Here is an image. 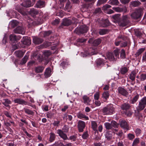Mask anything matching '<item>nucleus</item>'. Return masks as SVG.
<instances>
[{
	"label": "nucleus",
	"instance_id": "obj_1",
	"mask_svg": "<svg viewBox=\"0 0 146 146\" xmlns=\"http://www.w3.org/2000/svg\"><path fill=\"white\" fill-rule=\"evenodd\" d=\"M102 111L104 115H111L113 113L114 108L113 107V105L110 104L104 108L102 110Z\"/></svg>",
	"mask_w": 146,
	"mask_h": 146
},
{
	"label": "nucleus",
	"instance_id": "obj_2",
	"mask_svg": "<svg viewBox=\"0 0 146 146\" xmlns=\"http://www.w3.org/2000/svg\"><path fill=\"white\" fill-rule=\"evenodd\" d=\"M143 14V9L141 8L136 10L133 13L130 15V16L132 18L137 19L140 18Z\"/></svg>",
	"mask_w": 146,
	"mask_h": 146
},
{
	"label": "nucleus",
	"instance_id": "obj_3",
	"mask_svg": "<svg viewBox=\"0 0 146 146\" xmlns=\"http://www.w3.org/2000/svg\"><path fill=\"white\" fill-rule=\"evenodd\" d=\"M88 30V27L86 25H84L77 28L75 30V32L78 34L80 33L83 34L86 33Z\"/></svg>",
	"mask_w": 146,
	"mask_h": 146
},
{
	"label": "nucleus",
	"instance_id": "obj_4",
	"mask_svg": "<svg viewBox=\"0 0 146 146\" xmlns=\"http://www.w3.org/2000/svg\"><path fill=\"white\" fill-rule=\"evenodd\" d=\"M146 106V97L142 98L139 102V104L137 108L138 111L143 110Z\"/></svg>",
	"mask_w": 146,
	"mask_h": 146
},
{
	"label": "nucleus",
	"instance_id": "obj_5",
	"mask_svg": "<svg viewBox=\"0 0 146 146\" xmlns=\"http://www.w3.org/2000/svg\"><path fill=\"white\" fill-rule=\"evenodd\" d=\"M14 102L15 103H17L22 105H28L33 108L35 106V105H32L27 102L20 98L15 99L14 100Z\"/></svg>",
	"mask_w": 146,
	"mask_h": 146
},
{
	"label": "nucleus",
	"instance_id": "obj_6",
	"mask_svg": "<svg viewBox=\"0 0 146 146\" xmlns=\"http://www.w3.org/2000/svg\"><path fill=\"white\" fill-rule=\"evenodd\" d=\"M89 43L91 44L93 46H97L99 45L101 42V40L100 38H98L95 40H93L91 38L88 41Z\"/></svg>",
	"mask_w": 146,
	"mask_h": 146
},
{
	"label": "nucleus",
	"instance_id": "obj_7",
	"mask_svg": "<svg viewBox=\"0 0 146 146\" xmlns=\"http://www.w3.org/2000/svg\"><path fill=\"white\" fill-rule=\"evenodd\" d=\"M13 31L15 33L20 34L23 35L25 34V30L23 27L19 26L15 29Z\"/></svg>",
	"mask_w": 146,
	"mask_h": 146
},
{
	"label": "nucleus",
	"instance_id": "obj_8",
	"mask_svg": "<svg viewBox=\"0 0 146 146\" xmlns=\"http://www.w3.org/2000/svg\"><path fill=\"white\" fill-rule=\"evenodd\" d=\"M117 92L120 94L125 96L127 97L128 94L127 91L122 87H119L117 88Z\"/></svg>",
	"mask_w": 146,
	"mask_h": 146
},
{
	"label": "nucleus",
	"instance_id": "obj_9",
	"mask_svg": "<svg viewBox=\"0 0 146 146\" xmlns=\"http://www.w3.org/2000/svg\"><path fill=\"white\" fill-rule=\"evenodd\" d=\"M72 22V21L68 18L64 19L60 27L61 28H63V26H68L70 25Z\"/></svg>",
	"mask_w": 146,
	"mask_h": 146
},
{
	"label": "nucleus",
	"instance_id": "obj_10",
	"mask_svg": "<svg viewBox=\"0 0 146 146\" xmlns=\"http://www.w3.org/2000/svg\"><path fill=\"white\" fill-rule=\"evenodd\" d=\"M85 122L82 121H79L78 123V127L80 132H82L83 131L85 127Z\"/></svg>",
	"mask_w": 146,
	"mask_h": 146
},
{
	"label": "nucleus",
	"instance_id": "obj_11",
	"mask_svg": "<svg viewBox=\"0 0 146 146\" xmlns=\"http://www.w3.org/2000/svg\"><path fill=\"white\" fill-rule=\"evenodd\" d=\"M43 41V40L39 37L37 36L33 37V42L36 45L39 44L41 43Z\"/></svg>",
	"mask_w": 146,
	"mask_h": 146
},
{
	"label": "nucleus",
	"instance_id": "obj_12",
	"mask_svg": "<svg viewBox=\"0 0 146 146\" xmlns=\"http://www.w3.org/2000/svg\"><path fill=\"white\" fill-rule=\"evenodd\" d=\"M21 42L23 44L28 45H30L31 43V40L30 38L27 36L23 37Z\"/></svg>",
	"mask_w": 146,
	"mask_h": 146
},
{
	"label": "nucleus",
	"instance_id": "obj_13",
	"mask_svg": "<svg viewBox=\"0 0 146 146\" xmlns=\"http://www.w3.org/2000/svg\"><path fill=\"white\" fill-rule=\"evenodd\" d=\"M21 38V37L20 35L16 36L14 34H11L9 36L10 40L12 42L19 40Z\"/></svg>",
	"mask_w": 146,
	"mask_h": 146
},
{
	"label": "nucleus",
	"instance_id": "obj_14",
	"mask_svg": "<svg viewBox=\"0 0 146 146\" xmlns=\"http://www.w3.org/2000/svg\"><path fill=\"white\" fill-rule=\"evenodd\" d=\"M57 133L59 134V136L63 139L65 140L67 139V137L64 132L60 129H58L57 130Z\"/></svg>",
	"mask_w": 146,
	"mask_h": 146
},
{
	"label": "nucleus",
	"instance_id": "obj_15",
	"mask_svg": "<svg viewBox=\"0 0 146 146\" xmlns=\"http://www.w3.org/2000/svg\"><path fill=\"white\" fill-rule=\"evenodd\" d=\"M120 125L121 127L124 129H128L129 127L127 123L124 120H121L120 121Z\"/></svg>",
	"mask_w": 146,
	"mask_h": 146
},
{
	"label": "nucleus",
	"instance_id": "obj_16",
	"mask_svg": "<svg viewBox=\"0 0 146 146\" xmlns=\"http://www.w3.org/2000/svg\"><path fill=\"white\" fill-rule=\"evenodd\" d=\"M130 22H128L127 21H123V20H121L118 23L119 25L121 27H123L128 25H129Z\"/></svg>",
	"mask_w": 146,
	"mask_h": 146
},
{
	"label": "nucleus",
	"instance_id": "obj_17",
	"mask_svg": "<svg viewBox=\"0 0 146 146\" xmlns=\"http://www.w3.org/2000/svg\"><path fill=\"white\" fill-rule=\"evenodd\" d=\"M2 104L8 108V110H9L10 108V106L9 104H11V102L10 100L8 99H3Z\"/></svg>",
	"mask_w": 146,
	"mask_h": 146
},
{
	"label": "nucleus",
	"instance_id": "obj_18",
	"mask_svg": "<svg viewBox=\"0 0 146 146\" xmlns=\"http://www.w3.org/2000/svg\"><path fill=\"white\" fill-rule=\"evenodd\" d=\"M131 107L130 104L127 103H125L122 104L121 106V109L124 111H127L129 110Z\"/></svg>",
	"mask_w": 146,
	"mask_h": 146
},
{
	"label": "nucleus",
	"instance_id": "obj_19",
	"mask_svg": "<svg viewBox=\"0 0 146 146\" xmlns=\"http://www.w3.org/2000/svg\"><path fill=\"white\" fill-rule=\"evenodd\" d=\"M112 21L114 23H118L120 21V15L118 14H116L111 17Z\"/></svg>",
	"mask_w": 146,
	"mask_h": 146
},
{
	"label": "nucleus",
	"instance_id": "obj_20",
	"mask_svg": "<svg viewBox=\"0 0 146 146\" xmlns=\"http://www.w3.org/2000/svg\"><path fill=\"white\" fill-rule=\"evenodd\" d=\"M44 67L42 66H38L35 68V72L36 73H42L43 71Z\"/></svg>",
	"mask_w": 146,
	"mask_h": 146
},
{
	"label": "nucleus",
	"instance_id": "obj_21",
	"mask_svg": "<svg viewBox=\"0 0 146 146\" xmlns=\"http://www.w3.org/2000/svg\"><path fill=\"white\" fill-rule=\"evenodd\" d=\"M110 25V22L108 19H106L103 20L102 22L100 24V26L102 27H106L109 25Z\"/></svg>",
	"mask_w": 146,
	"mask_h": 146
},
{
	"label": "nucleus",
	"instance_id": "obj_22",
	"mask_svg": "<svg viewBox=\"0 0 146 146\" xmlns=\"http://www.w3.org/2000/svg\"><path fill=\"white\" fill-rule=\"evenodd\" d=\"M83 99L84 100V103L88 105L90 104V102H91V100L90 98L86 95L82 97Z\"/></svg>",
	"mask_w": 146,
	"mask_h": 146
},
{
	"label": "nucleus",
	"instance_id": "obj_23",
	"mask_svg": "<svg viewBox=\"0 0 146 146\" xmlns=\"http://www.w3.org/2000/svg\"><path fill=\"white\" fill-rule=\"evenodd\" d=\"M51 69L50 68H46L44 74L45 78H47L49 77L51 74Z\"/></svg>",
	"mask_w": 146,
	"mask_h": 146
},
{
	"label": "nucleus",
	"instance_id": "obj_24",
	"mask_svg": "<svg viewBox=\"0 0 146 146\" xmlns=\"http://www.w3.org/2000/svg\"><path fill=\"white\" fill-rule=\"evenodd\" d=\"M136 72L135 71H132L129 75V78L132 81H134L136 75Z\"/></svg>",
	"mask_w": 146,
	"mask_h": 146
},
{
	"label": "nucleus",
	"instance_id": "obj_25",
	"mask_svg": "<svg viewBox=\"0 0 146 146\" xmlns=\"http://www.w3.org/2000/svg\"><path fill=\"white\" fill-rule=\"evenodd\" d=\"M107 57L108 59L110 61H115L116 60L113 53L109 52L107 54Z\"/></svg>",
	"mask_w": 146,
	"mask_h": 146
},
{
	"label": "nucleus",
	"instance_id": "obj_26",
	"mask_svg": "<svg viewBox=\"0 0 146 146\" xmlns=\"http://www.w3.org/2000/svg\"><path fill=\"white\" fill-rule=\"evenodd\" d=\"M129 69L125 66L121 67L120 69V72L122 74H124L128 71Z\"/></svg>",
	"mask_w": 146,
	"mask_h": 146
},
{
	"label": "nucleus",
	"instance_id": "obj_27",
	"mask_svg": "<svg viewBox=\"0 0 146 146\" xmlns=\"http://www.w3.org/2000/svg\"><path fill=\"white\" fill-rule=\"evenodd\" d=\"M71 8L72 5H71V3L69 1H68L66 4L64 8V9L66 11L69 12Z\"/></svg>",
	"mask_w": 146,
	"mask_h": 146
},
{
	"label": "nucleus",
	"instance_id": "obj_28",
	"mask_svg": "<svg viewBox=\"0 0 146 146\" xmlns=\"http://www.w3.org/2000/svg\"><path fill=\"white\" fill-rule=\"evenodd\" d=\"M15 54L16 56L18 57H22L24 55L25 52L21 51L18 50L15 51Z\"/></svg>",
	"mask_w": 146,
	"mask_h": 146
},
{
	"label": "nucleus",
	"instance_id": "obj_29",
	"mask_svg": "<svg viewBox=\"0 0 146 146\" xmlns=\"http://www.w3.org/2000/svg\"><path fill=\"white\" fill-rule=\"evenodd\" d=\"M23 111L26 114L28 115H34V112L32 111L27 108H23Z\"/></svg>",
	"mask_w": 146,
	"mask_h": 146
},
{
	"label": "nucleus",
	"instance_id": "obj_30",
	"mask_svg": "<svg viewBox=\"0 0 146 146\" xmlns=\"http://www.w3.org/2000/svg\"><path fill=\"white\" fill-rule=\"evenodd\" d=\"M139 98V95L138 94H137L135 95L134 97L130 101V102L132 104H134L135 103L137 100Z\"/></svg>",
	"mask_w": 146,
	"mask_h": 146
},
{
	"label": "nucleus",
	"instance_id": "obj_31",
	"mask_svg": "<svg viewBox=\"0 0 146 146\" xmlns=\"http://www.w3.org/2000/svg\"><path fill=\"white\" fill-rule=\"evenodd\" d=\"M78 117L80 119H84L86 120H88L89 118L85 115L81 113H79L77 115Z\"/></svg>",
	"mask_w": 146,
	"mask_h": 146
},
{
	"label": "nucleus",
	"instance_id": "obj_32",
	"mask_svg": "<svg viewBox=\"0 0 146 146\" xmlns=\"http://www.w3.org/2000/svg\"><path fill=\"white\" fill-rule=\"evenodd\" d=\"M44 5V2L40 0L38 1L36 4V7L39 8L43 7Z\"/></svg>",
	"mask_w": 146,
	"mask_h": 146
},
{
	"label": "nucleus",
	"instance_id": "obj_33",
	"mask_svg": "<svg viewBox=\"0 0 146 146\" xmlns=\"http://www.w3.org/2000/svg\"><path fill=\"white\" fill-rule=\"evenodd\" d=\"M120 50L118 48H116L113 51V52L115 55V60L119 58V52Z\"/></svg>",
	"mask_w": 146,
	"mask_h": 146
},
{
	"label": "nucleus",
	"instance_id": "obj_34",
	"mask_svg": "<svg viewBox=\"0 0 146 146\" xmlns=\"http://www.w3.org/2000/svg\"><path fill=\"white\" fill-rule=\"evenodd\" d=\"M131 5L133 7H136L139 6L141 3L139 1H134L130 3Z\"/></svg>",
	"mask_w": 146,
	"mask_h": 146
},
{
	"label": "nucleus",
	"instance_id": "obj_35",
	"mask_svg": "<svg viewBox=\"0 0 146 146\" xmlns=\"http://www.w3.org/2000/svg\"><path fill=\"white\" fill-rule=\"evenodd\" d=\"M96 63L97 66H99L103 65L104 64V62L102 58H99L96 60Z\"/></svg>",
	"mask_w": 146,
	"mask_h": 146
},
{
	"label": "nucleus",
	"instance_id": "obj_36",
	"mask_svg": "<svg viewBox=\"0 0 146 146\" xmlns=\"http://www.w3.org/2000/svg\"><path fill=\"white\" fill-rule=\"evenodd\" d=\"M55 115L54 113L52 111H49L46 113V116L47 118H51Z\"/></svg>",
	"mask_w": 146,
	"mask_h": 146
},
{
	"label": "nucleus",
	"instance_id": "obj_37",
	"mask_svg": "<svg viewBox=\"0 0 146 146\" xmlns=\"http://www.w3.org/2000/svg\"><path fill=\"white\" fill-rule=\"evenodd\" d=\"M91 126L93 130L94 131L97 130V125L96 121H92L91 122Z\"/></svg>",
	"mask_w": 146,
	"mask_h": 146
},
{
	"label": "nucleus",
	"instance_id": "obj_38",
	"mask_svg": "<svg viewBox=\"0 0 146 146\" xmlns=\"http://www.w3.org/2000/svg\"><path fill=\"white\" fill-rule=\"evenodd\" d=\"M109 94L108 92H104L102 95V97L106 100L109 98Z\"/></svg>",
	"mask_w": 146,
	"mask_h": 146
},
{
	"label": "nucleus",
	"instance_id": "obj_39",
	"mask_svg": "<svg viewBox=\"0 0 146 146\" xmlns=\"http://www.w3.org/2000/svg\"><path fill=\"white\" fill-rule=\"evenodd\" d=\"M121 19L123 20V21H126L128 22H130V18L129 16L128 15H125L122 16Z\"/></svg>",
	"mask_w": 146,
	"mask_h": 146
},
{
	"label": "nucleus",
	"instance_id": "obj_40",
	"mask_svg": "<svg viewBox=\"0 0 146 146\" xmlns=\"http://www.w3.org/2000/svg\"><path fill=\"white\" fill-rule=\"evenodd\" d=\"M99 33L100 35H104L108 32V30L106 29H101L99 30Z\"/></svg>",
	"mask_w": 146,
	"mask_h": 146
},
{
	"label": "nucleus",
	"instance_id": "obj_41",
	"mask_svg": "<svg viewBox=\"0 0 146 146\" xmlns=\"http://www.w3.org/2000/svg\"><path fill=\"white\" fill-rule=\"evenodd\" d=\"M142 132L141 129L139 128H137L135 131V135L137 136L140 135L142 133Z\"/></svg>",
	"mask_w": 146,
	"mask_h": 146
},
{
	"label": "nucleus",
	"instance_id": "obj_42",
	"mask_svg": "<svg viewBox=\"0 0 146 146\" xmlns=\"http://www.w3.org/2000/svg\"><path fill=\"white\" fill-rule=\"evenodd\" d=\"M109 2V4L113 5H118L119 3L117 0H110Z\"/></svg>",
	"mask_w": 146,
	"mask_h": 146
},
{
	"label": "nucleus",
	"instance_id": "obj_43",
	"mask_svg": "<svg viewBox=\"0 0 146 146\" xmlns=\"http://www.w3.org/2000/svg\"><path fill=\"white\" fill-rule=\"evenodd\" d=\"M145 50V48H141L138 50L135 54L136 56H138L141 54Z\"/></svg>",
	"mask_w": 146,
	"mask_h": 146
},
{
	"label": "nucleus",
	"instance_id": "obj_44",
	"mask_svg": "<svg viewBox=\"0 0 146 146\" xmlns=\"http://www.w3.org/2000/svg\"><path fill=\"white\" fill-rule=\"evenodd\" d=\"M28 58V56L27 55H25L24 57L22 59L21 61V62H20V64H25Z\"/></svg>",
	"mask_w": 146,
	"mask_h": 146
},
{
	"label": "nucleus",
	"instance_id": "obj_45",
	"mask_svg": "<svg viewBox=\"0 0 146 146\" xmlns=\"http://www.w3.org/2000/svg\"><path fill=\"white\" fill-rule=\"evenodd\" d=\"M140 142L139 138H136L135 139L133 143H132V146H136Z\"/></svg>",
	"mask_w": 146,
	"mask_h": 146
},
{
	"label": "nucleus",
	"instance_id": "obj_46",
	"mask_svg": "<svg viewBox=\"0 0 146 146\" xmlns=\"http://www.w3.org/2000/svg\"><path fill=\"white\" fill-rule=\"evenodd\" d=\"M55 138V135L54 133H50L49 141L50 142H52L54 140Z\"/></svg>",
	"mask_w": 146,
	"mask_h": 146
},
{
	"label": "nucleus",
	"instance_id": "obj_47",
	"mask_svg": "<svg viewBox=\"0 0 146 146\" xmlns=\"http://www.w3.org/2000/svg\"><path fill=\"white\" fill-rule=\"evenodd\" d=\"M108 0H98L97 4L98 6H100L101 5L104 4L106 3Z\"/></svg>",
	"mask_w": 146,
	"mask_h": 146
},
{
	"label": "nucleus",
	"instance_id": "obj_48",
	"mask_svg": "<svg viewBox=\"0 0 146 146\" xmlns=\"http://www.w3.org/2000/svg\"><path fill=\"white\" fill-rule=\"evenodd\" d=\"M120 57L123 59L125 58V51L123 49H122L121 50Z\"/></svg>",
	"mask_w": 146,
	"mask_h": 146
},
{
	"label": "nucleus",
	"instance_id": "obj_49",
	"mask_svg": "<svg viewBox=\"0 0 146 146\" xmlns=\"http://www.w3.org/2000/svg\"><path fill=\"white\" fill-rule=\"evenodd\" d=\"M117 39H122L124 40H127L128 39L127 37L123 35H119Z\"/></svg>",
	"mask_w": 146,
	"mask_h": 146
},
{
	"label": "nucleus",
	"instance_id": "obj_50",
	"mask_svg": "<svg viewBox=\"0 0 146 146\" xmlns=\"http://www.w3.org/2000/svg\"><path fill=\"white\" fill-rule=\"evenodd\" d=\"M104 125L106 128L107 129H111L112 128V125L110 123L106 122L104 123Z\"/></svg>",
	"mask_w": 146,
	"mask_h": 146
},
{
	"label": "nucleus",
	"instance_id": "obj_51",
	"mask_svg": "<svg viewBox=\"0 0 146 146\" xmlns=\"http://www.w3.org/2000/svg\"><path fill=\"white\" fill-rule=\"evenodd\" d=\"M139 78L141 81H144L146 79V74H142L140 75Z\"/></svg>",
	"mask_w": 146,
	"mask_h": 146
},
{
	"label": "nucleus",
	"instance_id": "obj_52",
	"mask_svg": "<svg viewBox=\"0 0 146 146\" xmlns=\"http://www.w3.org/2000/svg\"><path fill=\"white\" fill-rule=\"evenodd\" d=\"M112 9L117 12H122V9L121 8L119 7H113L112 8Z\"/></svg>",
	"mask_w": 146,
	"mask_h": 146
},
{
	"label": "nucleus",
	"instance_id": "obj_53",
	"mask_svg": "<svg viewBox=\"0 0 146 146\" xmlns=\"http://www.w3.org/2000/svg\"><path fill=\"white\" fill-rule=\"evenodd\" d=\"M10 24L12 27L14 28L17 25V23L16 21H13L11 22Z\"/></svg>",
	"mask_w": 146,
	"mask_h": 146
},
{
	"label": "nucleus",
	"instance_id": "obj_54",
	"mask_svg": "<svg viewBox=\"0 0 146 146\" xmlns=\"http://www.w3.org/2000/svg\"><path fill=\"white\" fill-rule=\"evenodd\" d=\"M30 12L31 14L34 15H37L38 13V11L33 8L31 9Z\"/></svg>",
	"mask_w": 146,
	"mask_h": 146
},
{
	"label": "nucleus",
	"instance_id": "obj_55",
	"mask_svg": "<svg viewBox=\"0 0 146 146\" xmlns=\"http://www.w3.org/2000/svg\"><path fill=\"white\" fill-rule=\"evenodd\" d=\"M42 33L44 37H45L49 36L51 33V31H45L42 32Z\"/></svg>",
	"mask_w": 146,
	"mask_h": 146
},
{
	"label": "nucleus",
	"instance_id": "obj_56",
	"mask_svg": "<svg viewBox=\"0 0 146 146\" xmlns=\"http://www.w3.org/2000/svg\"><path fill=\"white\" fill-rule=\"evenodd\" d=\"M135 136L134 135L129 133L127 135V138L130 140H132L134 138Z\"/></svg>",
	"mask_w": 146,
	"mask_h": 146
},
{
	"label": "nucleus",
	"instance_id": "obj_57",
	"mask_svg": "<svg viewBox=\"0 0 146 146\" xmlns=\"http://www.w3.org/2000/svg\"><path fill=\"white\" fill-rule=\"evenodd\" d=\"M23 6L26 7H29L31 6V3L29 1H28L23 3Z\"/></svg>",
	"mask_w": 146,
	"mask_h": 146
},
{
	"label": "nucleus",
	"instance_id": "obj_58",
	"mask_svg": "<svg viewBox=\"0 0 146 146\" xmlns=\"http://www.w3.org/2000/svg\"><path fill=\"white\" fill-rule=\"evenodd\" d=\"M106 137L108 140H110L111 139L112 135L109 133H107L106 135Z\"/></svg>",
	"mask_w": 146,
	"mask_h": 146
},
{
	"label": "nucleus",
	"instance_id": "obj_59",
	"mask_svg": "<svg viewBox=\"0 0 146 146\" xmlns=\"http://www.w3.org/2000/svg\"><path fill=\"white\" fill-rule=\"evenodd\" d=\"M100 98V94L98 92H96L94 95V98L95 100H99Z\"/></svg>",
	"mask_w": 146,
	"mask_h": 146
},
{
	"label": "nucleus",
	"instance_id": "obj_60",
	"mask_svg": "<svg viewBox=\"0 0 146 146\" xmlns=\"http://www.w3.org/2000/svg\"><path fill=\"white\" fill-rule=\"evenodd\" d=\"M60 122V121L57 120L54 121L53 123H52L53 125L55 126H58Z\"/></svg>",
	"mask_w": 146,
	"mask_h": 146
},
{
	"label": "nucleus",
	"instance_id": "obj_61",
	"mask_svg": "<svg viewBox=\"0 0 146 146\" xmlns=\"http://www.w3.org/2000/svg\"><path fill=\"white\" fill-rule=\"evenodd\" d=\"M111 6L108 4H106L103 6L102 7V9L104 10H106L108 8H111Z\"/></svg>",
	"mask_w": 146,
	"mask_h": 146
},
{
	"label": "nucleus",
	"instance_id": "obj_62",
	"mask_svg": "<svg viewBox=\"0 0 146 146\" xmlns=\"http://www.w3.org/2000/svg\"><path fill=\"white\" fill-rule=\"evenodd\" d=\"M69 127L68 126L65 125L62 128V130L63 132L65 133L67 132L68 130Z\"/></svg>",
	"mask_w": 146,
	"mask_h": 146
},
{
	"label": "nucleus",
	"instance_id": "obj_63",
	"mask_svg": "<svg viewBox=\"0 0 146 146\" xmlns=\"http://www.w3.org/2000/svg\"><path fill=\"white\" fill-rule=\"evenodd\" d=\"M88 137V135L87 131L84 133L82 136V137L84 139H86Z\"/></svg>",
	"mask_w": 146,
	"mask_h": 146
},
{
	"label": "nucleus",
	"instance_id": "obj_64",
	"mask_svg": "<svg viewBox=\"0 0 146 146\" xmlns=\"http://www.w3.org/2000/svg\"><path fill=\"white\" fill-rule=\"evenodd\" d=\"M68 62L66 60V61H62L60 64V66L63 68H64L66 64H67Z\"/></svg>",
	"mask_w": 146,
	"mask_h": 146
}]
</instances>
